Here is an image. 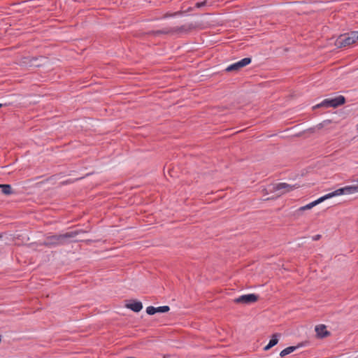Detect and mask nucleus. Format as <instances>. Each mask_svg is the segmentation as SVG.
Wrapping results in <instances>:
<instances>
[{"label":"nucleus","mask_w":358,"mask_h":358,"mask_svg":"<svg viewBox=\"0 0 358 358\" xmlns=\"http://www.w3.org/2000/svg\"><path fill=\"white\" fill-rule=\"evenodd\" d=\"M146 313L150 315H152L156 313V308L154 306H148L146 308Z\"/></svg>","instance_id":"dca6fc26"},{"label":"nucleus","mask_w":358,"mask_h":358,"mask_svg":"<svg viewBox=\"0 0 358 358\" xmlns=\"http://www.w3.org/2000/svg\"><path fill=\"white\" fill-rule=\"evenodd\" d=\"M149 34H152L153 36H159L160 34H171V27L164 28V29H160V30L152 31L149 33Z\"/></svg>","instance_id":"f8f14e48"},{"label":"nucleus","mask_w":358,"mask_h":358,"mask_svg":"<svg viewBox=\"0 0 358 358\" xmlns=\"http://www.w3.org/2000/svg\"><path fill=\"white\" fill-rule=\"evenodd\" d=\"M0 188L3 194L6 195H10L13 194L12 187L8 184H0Z\"/></svg>","instance_id":"9b49d317"},{"label":"nucleus","mask_w":358,"mask_h":358,"mask_svg":"<svg viewBox=\"0 0 358 358\" xmlns=\"http://www.w3.org/2000/svg\"><path fill=\"white\" fill-rule=\"evenodd\" d=\"M180 14H181V12H180H180L174 13H173V14H169V13H167V14H166V15H164V17L166 18V17H169L176 16V15H180Z\"/></svg>","instance_id":"a211bd4d"},{"label":"nucleus","mask_w":358,"mask_h":358,"mask_svg":"<svg viewBox=\"0 0 358 358\" xmlns=\"http://www.w3.org/2000/svg\"><path fill=\"white\" fill-rule=\"evenodd\" d=\"M36 59H37L36 58H32V59H31V60H30V62H31V61H33V60H34V61H35V60H36Z\"/></svg>","instance_id":"4be33fe9"},{"label":"nucleus","mask_w":358,"mask_h":358,"mask_svg":"<svg viewBox=\"0 0 358 358\" xmlns=\"http://www.w3.org/2000/svg\"><path fill=\"white\" fill-rule=\"evenodd\" d=\"M252 62L250 57H245L240 61L229 65L227 69V71H238L241 68L250 64Z\"/></svg>","instance_id":"423d86ee"},{"label":"nucleus","mask_w":358,"mask_h":358,"mask_svg":"<svg viewBox=\"0 0 358 358\" xmlns=\"http://www.w3.org/2000/svg\"><path fill=\"white\" fill-rule=\"evenodd\" d=\"M299 187V185L297 184L295 185H289L286 182H280L278 184H276L273 187L274 191H280L283 190L282 192V194L289 192L295 189H297Z\"/></svg>","instance_id":"0eeeda50"},{"label":"nucleus","mask_w":358,"mask_h":358,"mask_svg":"<svg viewBox=\"0 0 358 358\" xmlns=\"http://www.w3.org/2000/svg\"><path fill=\"white\" fill-rule=\"evenodd\" d=\"M296 348H297L296 346L287 347L280 352V355L281 357H285V356L293 352Z\"/></svg>","instance_id":"ddd939ff"},{"label":"nucleus","mask_w":358,"mask_h":358,"mask_svg":"<svg viewBox=\"0 0 358 358\" xmlns=\"http://www.w3.org/2000/svg\"><path fill=\"white\" fill-rule=\"evenodd\" d=\"M271 348H272V346L269 343H268V345L264 347V350H268L271 349Z\"/></svg>","instance_id":"aec40b11"},{"label":"nucleus","mask_w":358,"mask_h":358,"mask_svg":"<svg viewBox=\"0 0 358 358\" xmlns=\"http://www.w3.org/2000/svg\"><path fill=\"white\" fill-rule=\"evenodd\" d=\"M195 28L196 26L193 23H187L180 27H171V35L187 34Z\"/></svg>","instance_id":"39448f33"},{"label":"nucleus","mask_w":358,"mask_h":358,"mask_svg":"<svg viewBox=\"0 0 358 358\" xmlns=\"http://www.w3.org/2000/svg\"><path fill=\"white\" fill-rule=\"evenodd\" d=\"M357 182H358V179H357Z\"/></svg>","instance_id":"b1692460"},{"label":"nucleus","mask_w":358,"mask_h":358,"mask_svg":"<svg viewBox=\"0 0 358 358\" xmlns=\"http://www.w3.org/2000/svg\"><path fill=\"white\" fill-rule=\"evenodd\" d=\"M259 299V296L255 294H248L241 295L236 299H234V301L236 303H242V304H251L256 302Z\"/></svg>","instance_id":"20e7f679"},{"label":"nucleus","mask_w":358,"mask_h":358,"mask_svg":"<svg viewBox=\"0 0 358 358\" xmlns=\"http://www.w3.org/2000/svg\"><path fill=\"white\" fill-rule=\"evenodd\" d=\"M127 358H134V357H127Z\"/></svg>","instance_id":"5701e85b"},{"label":"nucleus","mask_w":358,"mask_h":358,"mask_svg":"<svg viewBox=\"0 0 358 358\" xmlns=\"http://www.w3.org/2000/svg\"><path fill=\"white\" fill-rule=\"evenodd\" d=\"M78 234L77 231L66 232L64 234L53 235L48 236L43 245L48 247H55L57 245H65L68 243L69 238L76 237Z\"/></svg>","instance_id":"f257e3e1"},{"label":"nucleus","mask_w":358,"mask_h":358,"mask_svg":"<svg viewBox=\"0 0 358 358\" xmlns=\"http://www.w3.org/2000/svg\"><path fill=\"white\" fill-rule=\"evenodd\" d=\"M280 334H274L271 338L269 341V344L273 347L278 343V338L280 337Z\"/></svg>","instance_id":"4468645a"},{"label":"nucleus","mask_w":358,"mask_h":358,"mask_svg":"<svg viewBox=\"0 0 358 358\" xmlns=\"http://www.w3.org/2000/svg\"><path fill=\"white\" fill-rule=\"evenodd\" d=\"M320 238H321V235H320V234H317V235H315V236H313L312 239H313V241H318V240H320Z\"/></svg>","instance_id":"6ab92c4d"},{"label":"nucleus","mask_w":358,"mask_h":358,"mask_svg":"<svg viewBox=\"0 0 358 358\" xmlns=\"http://www.w3.org/2000/svg\"><path fill=\"white\" fill-rule=\"evenodd\" d=\"M315 330L317 337L320 338L327 337L330 335V332L327 330V327L324 324L317 325Z\"/></svg>","instance_id":"1a4fd4ad"},{"label":"nucleus","mask_w":358,"mask_h":358,"mask_svg":"<svg viewBox=\"0 0 358 358\" xmlns=\"http://www.w3.org/2000/svg\"><path fill=\"white\" fill-rule=\"evenodd\" d=\"M358 41V31H353L340 35L336 41L338 48H345L354 44Z\"/></svg>","instance_id":"f03ea898"},{"label":"nucleus","mask_w":358,"mask_h":358,"mask_svg":"<svg viewBox=\"0 0 358 358\" xmlns=\"http://www.w3.org/2000/svg\"><path fill=\"white\" fill-rule=\"evenodd\" d=\"M206 3H207V1L206 0L203 1H200V2H196L195 3L194 7L198 8H201V7L206 6Z\"/></svg>","instance_id":"f3484780"},{"label":"nucleus","mask_w":358,"mask_h":358,"mask_svg":"<svg viewBox=\"0 0 358 358\" xmlns=\"http://www.w3.org/2000/svg\"><path fill=\"white\" fill-rule=\"evenodd\" d=\"M156 308V313H166L169 311L170 307L169 306H163L159 307H155Z\"/></svg>","instance_id":"2eb2a0df"},{"label":"nucleus","mask_w":358,"mask_h":358,"mask_svg":"<svg viewBox=\"0 0 358 358\" xmlns=\"http://www.w3.org/2000/svg\"><path fill=\"white\" fill-rule=\"evenodd\" d=\"M329 199V194H325L324 196H321L320 197L319 199H317V200L306 205V206H301L299 208V211H304L306 210H309V209H311L312 208H313L314 206H315L316 205L323 202L324 201L327 200Z\"/></svg>","instance_id":"6e6552de"},{"label":"nucleus","mask_w":358,"mask_h":358,"mask_svg":"<svg viewBox=\"0 0 358 358\" xmlns=\"http://www.w3.org/2000/svg\"><path fill=\"white\" fill-rule=\"evenodd\" d=\"M345 103V98L342 96H338L333 99H326L323 100L320 103L317 104L315 107H325V108H336Z\"/></svg>","instance_id":"7ed1b4c3"},{"label":"nucleus","mask_w":358,"mask_h":358,"mask_svg":"<svg viewBox=\"0 0 358 358\" xmlns=\"http://www.w3.org/2000/svg\"><path fill=\"white\" fill-rule=\"evenodd\" d=\"M126 307L135 313H138L142 310L143 304L141 301L131 300L129 303L126 304Z\"/></svg>","instance_id":"9d476101"},{"label":"nucleus","mask_w":358,"mask_h":358,"mask_svg":"<svg viewBox=\"0 0 358 358\" xmlns=\"http://www.w3.org/2000/svg\"><path fill=\"white\" fill-rule=\"evenodd\" d=\"M3 106H6V104H2V103H0V108L2 107Z\"/></svg>","instance_id":"412c9836"}]
</instances>
